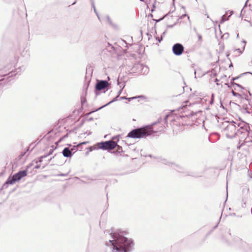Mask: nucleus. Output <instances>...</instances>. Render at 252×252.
<instances>
[{"mask_svg":"<svg viewBox=\"0 0 252 252\" xmlns=\"http://www.w3.org/2000/svg\"><path fill=\"white\" fill-rule=\"evenodd\" d=\"M113 240H109V243L113 246L112 251L113 252H128L133 243L130 240L122 236H114L113 235Z\"/></svg>","mask_w":252,"mask_h":252,"instance_id":"obj_1","label":"nucleus"},{"mask_svg":"<svg viewBox=\"0 0 252 252\" xmlns=\"http://www.w3.org/2000/svg\"><path fill=\"white\" fill-rule=\"evenodd\" d=\"M164 127L160 126L159 128L155 130L153 126H145L133 129L129 132L127 137L132 138H141L150 135L153 133L163 131Z\"/></svg>","mask_w":252,"mask_h":252,"instance_id":"obj_2","label":"nucleus"},{"mask_svg":"<svg viewBox=\"0 0 252 252\" xmlns=\"http://www.w3.org/2000/svg\"><path fill=\"white\" fill-rule=\"evenodd\" d=\"M237 128L238 127L234 123L225 122L222 125L221 132L222 134L226 137L232 138L236 134Z\"/></svg>","mask_w":252,"mask_h":252,"instance_id":"obj_3","label":"nucleus"},{"mask_svg":"<svg viewBox=\"0 0 252 252\" xmlns=\"http://www.w3.org/2000/svg\"><path fill=\"white\" fill-rule=\"evenodd\" d=\"M27 170L20 171L17 173L14 174L11 178L9 177L6 183L8 184H13L16 182L19 181L22 178L27 175Z\"/></svg>","mask_w":252,"mask_h":252,"instance_id":"obj_4","label":"nucleus"},{"mask_svg":"<svg viewBox=\"0 0 252 252\" xmlns=\"http://www.w3.org/2000/svg\"><path fill=\"white\" fill-rule=\"evenodd\" d=\"M117 146V144L115 141L111 140L100 142L97 144L98 148L106 150H113L115 149Z\"/></svg>","mask_w":252,"mask_h":252,"instance_id":"obj_5","label":"nucleus"},{"mask_svg":"<svg viewBox=\"0 0 252 252\" xmlns=\"http://www.w3.org/2000/svg\"><path fill=\"white\" fill-rule=\"evenodd\" d=\"M246 42L242 40L238 41L234 48V53L236 56L240 55L244 51Z\"/></svg>","mask_w":252,"mask_h":252,"instance_id":"obj_6","label":"nucleus"},{"mask_svg":"<svg viewBox=\"0 0 252 252\" xmlns=\"http://www.w3.org/2000/svg\"><path fill=\"white\" fill-rule=\"evenodd\" d=\"M232 93L233 95L235 96L241 97L243 92V87L241 85L234 83L232 84Z\"/></svg>","mask_w":252,"mask_h":252,"instance_id":"obj_7","label":"nucleus"},{"mask_svg":"<svg viewBox=\"0 0 252 252\" xmlns=\"http://www.w3.org/2000/svg\"><path fill=\"white\" fill-rule=\"evenodd\" d=\"M109 85V83L107 81L97 80L95 88L96 91H99L107 89Z\"/></svg>","mask_w":252,"mask_h":252,"instance_id":"obj_8","label":"nucleus"},{"mask_svg":"<svg viewBox=\"0 0 252 252\" xmlns=\"http://www.w3.org/2000/svg\"><path fill=\"white\" fill-rule=\"evenodd\" d=\"M184 48L180 43H176L173 46L172 51L173 53L177 56L181 55L184 52Z\"/></svg>","mask_w":252,"mask_h":252,"instance_id":"obj_9","label":"nucleus"},{"mask_svg":"<svg viewBox=\"0 0 252 252\" xmlns=\"http://www.w3.org/2000/svg\"><path fill=\"white\" fill-rule=\"evenodd\" d=\"M63 154L65 157H70L72 156V153L68 148H65L63 151Z\"/></svg>","mask_w":252,"mask_h":252,"instance_id":"obj_10","label":"nucleus"},{"mask_svg":"<svg viewBox=\"0 0 252 252\" xmlns=\"http://www.w3.org/2000/svg\"><path fill=\"white\" fill-rule=\"evenodd\" d=\"M215 82H216L217 85H220L221 87H223V85H227V84L225 82H223V81H221L220 82V81L218 78L216 79Z\"/></svg>","mask_w":252,"mask_h":252,"instance_id":"obj_11","label":"nucleus"},{"mask_svg":"<svg viewBox=\"0 0 252 252\" xmlns=\"http://www.w3.org/2000/svg\"><path fill=\"white\" fill-rule=\"evenodd\" d=\"M197 41L199 43H201L202 42L203 39L202 36L200 34L197 33L196 35Z\"/></svg>","mask_w":252,"mask_h":252,"instance_id":"obj_12","label":"nucleus"},{"mask_svg":"<svg viewBox=\"0 0 252 252\" xmlns=\"http://www.w3.org/2000/svg\"><path fill=\"white\" fill-rule=\"evenodd\" d=\"M139 97H143V96H135V97H129V98H126L128 101H130L131 99H135V98H139Z\"/></svg>","mask_w":252,"mask_h":252,"instance_id":"obj_13","label":"nucleus"},{"mask_svg":"<svg viewBox=\"0 0 252 252\" xmlns=\"http://www.w3.org/2000/svg\"><path fill=\"white\" fill-rule=\"evenodd\" d=\"M236 79H240L241 80H244V76H240L239 77H238L237 78H235V80Z\"/></svg>","mask_w":252,"mask_h":252,"instance_id":"obj_14","label":"nucleus"},{"mask_svg":"<svg viewBox=\"0 0 252 252\" xmlns=\"http://www.w3.org/2000/svg\"><path fill=\"white\" fill-rule=\"evenodd\" d=\"M87 143H88L87 142H84L80 143L77 145V146H79L83 145V144H85Z\"/></svg>","mask_w":252,"mask_h":252,"instance_id":"obj_15","label":"nucleus"},{"mask_svg":"<svg viewBox=\"0 0 252 252\" xmlns=\"http://www.w3.org/2000/svg\"><path fill=\"white\" fill-rule=\"evenodd\" d=\"M117 146H118V148L119 150H120V149H122L121 147H120L119 146H118V145Z\"/></svg>","mask_w":252,"mask_h":252,"instance_id":"obj_16","label":"nucleus"},{"mask_svg":"<svg viewBox=\"0 0 252 252\" xmlns=\"http://www.w3.org/2000/svg\"><path fill=\"white\" fill-rule=\"evenodd\" d=\"M184 118L185 119H189V118H188V117H184Z\"/></svg>","mask_w":252,"mask_h":252,"instance_id":"obj_17","label":"nucleus"}]
</instances>
